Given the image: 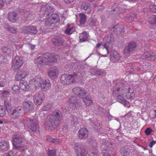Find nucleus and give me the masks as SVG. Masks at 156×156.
Here are the masks:
<instances>
[{
    "label": "nucleus",
    "mask_w": 156,
    "mask_h": 156,
    "mask_svg": "<svg viewBox=\"0 0 156 156\" xmlns=\"http://www.w3.org/2000/svg\"><path fill=\"white\" fill-rule=\"evenodd\" d=\"M47 119L48 121L45 125L49 130H52L56 128L63 119L62 112L58 110H55L52 111L51 114L48 115Z\"/></svg>",
    "instance_id": "obj_1"
},
{
    "label": "nucleus",
    "mask_w": 156,
    "mask_h": 156,
    "mask_svg": "<svg viewBox=\"0 0 156 156\" xmlns=\"http://www.w3.org/2000/svg\"><path fill=\"white\" fill-rule=\"evenodd\" d=\"M124 86L123 84L120 82H119L116 84L113 89V94L116 95L117 101L124 105V106L129 108L130 107L129 103L126 101L122 95L124 94Z\"/></svg>",
    "instance_id": "obj_2"
},
{
    "label": "nucleus",
    "mask_w": 156,
    "mask_h": 156,
    "mask_svg": "<svg viewBox=\"0 0 156 156\" xmlns=\"http://www.w3.org/2000/svg\"><path fill=\"white\" fill-rule=\"evenodd\" d=\"M58 56H55L49 53H46L44 55L43 57L39 56L35 58L34 63L37 65H51L53 63L56 62L58 60Z\"/></svg>",
    "instance_id": "obj_3"
},
{
    "label": "nucleus",
    "mask_w": 156,
    "mask_h": 156,
    "mask_svg": "<svg viewBox=\"0 0 156 156\" xmlns=\"http://www.w3.org/2000/svg\"><path fill=\"white\" fill-rule=\"evenodd\" d=\"M25 124H27L28 128L32 132H36L37 134L39 133V125L38 122L36 119H31L28 118L23 119L20 124V126H21L24 128Z\"/></svg>",
    "instance_id": "obj_4"
},
{
    "label": "nucleus",
    "mask_w": 156,
    "mask_h": 156,
    "mask_svg": "<svg viewBox=\"0 0 156 156\" xmlns=\"http://www.w3.org/2000/svg\"><path fill=\"white\" fill-rule=\"evenodd\" d=\"M35 83L40 87L42 91H46L50 87L51 84L48 81L43 80L40 75H37L35 78Z\"/></svg>",
    "instance_id": "obj_5"
},
{
    "label": "nucleus",
    "mask_w": 156,
    "mask_h": 156,
    "mask_svg": "<svg viewBox=\"0 0 156 156\" xmlns=\"http://www.w3.org/2000/svg\"><path fill=\"white\" fill-rule=\"evenodd\" d=\"M77 74L73 75L64 74L62 76L60 80L63 84L69 85L71 83H77L76 80L77 79Z\"/></svg>",
    "instance_id": "obj_6"
},
{
    "label": "nucleus",
    "mask_w": 156,
    "mask_h": 156,
    "mask_svg": "<svg viewBox=\"0 0 156 156\" xmlns=\"http://www.w3.org/2000/svg\"><path fill=\"white\" fill-rule=\"evenodd\" d=\"M24 62V61L22 57L16 56L12 60V68L14 70L18 69L23 65Z\"/></svg>",
    "instance_id": "obj_7"
},
{
    "label": "nucleus",
    "mask_w": 156,
    "mask_h": 156,
    "mask_svg": "<svg viewBox=\"0 0 156 156\" xmlns=\"http://www.w3.org/2000/svg\"><path fill=\"white\" fill-rule=\"evenodd\" d=\"M136 46V44L134 42L129 43L124 50V54L125 57L127 58L129 55L131 54Z\"/></svg>",
    "instance_id": "obj_8"
},
{
    "label": "nucleus",
    "mask_w": 156,
    "mask_h": 156,
    "mask_svg": "<svg viewBox=\"0 0 156 156\" xmlns=\"http://www.w3.org/2000/svg\"><path fill=\"white\" fill-rule=\"evenodd\" d=\"M22 111V108L17 107L11 110L8 113L9 117L12 119H14L18 118L20 115Z\"/></svg>",
    "instance_id": "obj_9"
},
{
    "label": "nucleus",
    "mask_w": 156,
    "mask_h": 156,
    "mask_svg": "<svg viewBox=\"0 0 156 156\" xmlns=\"http://www.w3.org/2000/svg\"><path fill=\"white\" fill-rule=\"evenodd\" d=\"M141 58L144 61H151L155 59L156 55L150 51H147L144 53Z\"/></svg>",
    "instance_id": "obj_10"
},
{
    "label": "nucleus",
    "mask_w": 156,
    "mask_h": 156,
    "mask_svg": "<svg viewBox=\"0 0 156 156\" xmlns=\"http://www.w3.org/2000/svg\"><path fill=\"white\" fill-rule=\"evenodd\" d=\"M44 98V94L41 91L37 93L34 96L33 100L36 105H39L42 103Z\"/></svg>",
    "instance_id": "obj_11"
},
{
    "label": "nucleus",
    "mask_w": 156,
    "mask_h": 156,
    "mask_svg": "<svg viewBox=\"0 0 156 156\" xmlns=\"http://www.w3.org/2000/svg\"><path fill=\"white\" fill-rule=\"evenodd\" d=\"M22 30L23 33L27 34H31L35 35L37 32L36 27L33 26L23 27L22 28Z\"/></svg>",
    "instance_id": "obj_12"
},
{
    "label": "nucleus",
    "mask_w": 156,
    "mask_h": 156,
    "mask_svg": "<svg viewBox=\"0 0 156 156\" xmlns=\"http://www.w3.org/2000/svg\"><path fill=\"white\" fill-rule=\"evenodd\" d=\"M54 11L53 8L48 5H43L41 8V11L42 12L48 17Z\"/></svg>",
    "instance_id": "obj_13"
},
{
    "label": "nucleus",
    "mask_w": 156,
    "mask_h": 156,
    "mask_svg": "<svg viewBox=\"0 0 156 156\" xmlns=\"http://www.w3.org/2000/svg\"><path fill=\"white\" fill-rule=\"evenodd\" d=\"M50 15V17L48 18L47 20L45 21L46 25L54 24L58 21L59 17L57 14L51 13Z\"/></svg>",
    "instance_id": "obj_14"
},
{
    "label": "nucleus",
    "mask_w": 156,
    "mask_h": 156,
    "mask_svg": "<svg viewBox=\"0 0 156 156\" xmlns=\"http://www.w3.org/2000/svg\"><path fill=\"white\" fill-rule=\"evenodd\" d=\"M58 70L56 67L51 68L48 72V76L52 79L56 78L58 75Z\"/></svg>",
    "instance_id": "obj_15"
},
{
    "label": "nucleus",
    "mask_w": 156,
    "mask_h": 156,
    "mask_svg": "<svg viewBox=\"0 0 156 156\" xmlns=\"http://www.w3.org/2000/svg\"><path fill=\"white\" fill-rule=\"evenodd\" d=\"M23 138L21 136L18 134L14 135L12 137L13 146L21 144L23 142Z\"/></svg>",
    "instance_id": "obj_16"
},
{
    "label": "nucleus",
    "mask_w": 156,
    "mask_h": 156,
    "mask_svg": "<svg viewBox=\"0 0 156 156\" xmlns=\"http://www.w3.org/2000/svg\"><path fill=\"white\" fill-rule=\"evenodd\" d=\"M104 41L105 42V43L104 44V47L106 48L107 51V53H108V48L110 46L111 44H112L113 38L112 37H109L108 36H105L103 39Z\"/></svg>",
    "instance_id": "obj_17"
},
{
    "label": "nucleus",
    "mask_w": 156,
    "mask_h": 156,
    "mask_svg": "<svg viewBox=\"0 0 156 156\" xmlns=\"http://www.w3.org/2000/svg\"><path fill=\"white\" fill-rule=\"evenodd\" d=\"M64 37L62 35L57 36L52 41L53 44L56 46L62 45L64 42Z\"/></svg>",
    "instance_id": "obj_18"
},
{
    "label": "nucleus",
    "mask_w": 156,
    "mask_h": 156,
    "mask_svg": "<svg viewBox=\"0 0 156 156\" xmlns=\"http://www.w3.org/2000/svg\"><path fill=\"white\" fill-rule=\"evenodd\" d=\"M23 106L26 110L28 111H32L34 110V105L30 101H25L23 103Z\"/></svg>",
    "instance_id": "obj_19"
},
{
    "label": "nucleus",
    "mask_w": 156,
    "mask_h": 156,
    "mask_svg": "<svg viewBox=\"0 0 156 156\" xmlns=\"http://www.w3.org/2000/svg\"><path fill=\"white\" fill-rule=\"evenodd\" d=\"M80 9L85 10L86 13L90 14L92 11L90 5L86 2H83L81 4Z\"/></svg>",
    "instance_id": "obj_20"
},
{
    "label": "nucleus",
    "mask_w": 156,
    "mask_h": 156,
    "mask_svg": "<svg viewBox=\"0 0 156 156\" xmlns=\"http://www.w3.org/2000/svg\"><path fill=\"white\" fill-rule=\"evenodd\" d=\"M29 73L27 71L19 70L16 76V79L18 80H21L26 77Z\"/></svg>",
    "instance_id": "obj_21"
},
{
    "label": "nucleus",
    "mask_w": 156,
    "mask_h": 156,
    "mask_svg": "<svg viewBox=\"0 0 156 156\" xmlns=\"http://www.w3.org/2000/svg\"><path fill=\"white\" fill-rule=\"evenodd\" d=\"M8 19L10 21L14 23L18 18V15L15 12H11L8 13Z\"/></svg>",
    "instance_id": "obj_22"
},
{
    "label": "nucleus",
    "mask_w": 156,
    "mask_h": 156,
    "mask_svg": "<svg viewBox=\"0 0 156 156\" xmlns=\"http://www.w3.org/2000/svg\"><path fill=\"white\" fill-rule=\"evenodd\" d=\"M87 134V129L85 128H82L79 131V138L82 139L86 138Z\"/></svg>",
    "instance_id": "obj_23"
},
{
    "label": "nucleus",
    "mask_w": 156,
    "mask_h": 156,
    "mask_svg": "<svg viewBox=\"0 0 156 156\" xmlns=\"http://www.w3.org/2000/svg\"><path fill=\"white\" fill-rule=\"evenodd\" d=\"M101 148L103 156H110L109 152L108 150V148L105 143H103L102 144Z\"/></svg>",
    "instance_id": "obj_24"
},
{
    "label": "nucleus",
    "mask_w": 156,
    "mask_h": 156,
    "mask_svg": "<svg viewBox=\"0 0 156 156\" xmlns=\"http://www.w3.org/2000/svg\"><path fill=\"white\" fill-rule=\"evenodd\" d=\"M114 32H120L121 35L123 34L124 32V28L122 25H115L113 28Z\"/></svg>",
    "instance_id": "obj_25"
},
{
    "label": "nucleus",
    "mask_w": 156,
    "mask_h": 156,
    "mask_svg": "<svg viewBox=\"0 0 156 156\" xmlns=\"http://www.w3.org/2000/svg\"><path fill=\"white\" fill-rule=\"evenodd\" d=\"M9 147V144L7 141H3L0 142V149L2 151H5L8 150Z\"/></svg>",
    "instance_id": "obj_26"
},
{
    "label": "nucleus",
    "mask_w": 156,
    "mask_h": 156,
    "mask_svg": "<svg viewBox=\"0 0 156 156\" xmlns=\"http://www.w3.org/2000/svg\"><path fill=\"white\" fill-rule=\"evenodd\" d=\"M69 104H72L76 107L78 106V101L77 96L74 95L71 96L68 100Z\"/></svg>",
    "instance_id": "obj_27"
},
{
    "label": "nucleus",
    "mask_w": 156,
    "mask_h": 156,
    "mask_svg": "<svg viewBox=\"0 0 156 156\" xmlns=\"http://www.w3.org/2000/svg\"><path fill=\"white\" fill-rule=\"evenodd\" d=\"M89 95L85 90L81 89L79 87V98H81L83 100L85 98V97H87Z\"/></svg>",
    "instance_id": "obj_28"
},
{
    "label": "nucleus",
    "mask_w": 156,
    "mask_h": 156,
    "mask_svg": "<svg viewBox=\"0 0 156 156\" xmlns=\"http://www.w3.org/2000/svg\"><path fill=\"white\" fill-rule=\"evenodd\" d=\"M130 152V150L129 148L123 147L120 149L121 153L123 156H127L129 155Z\"/></svg>",
    "instance_id": "obj_29"
},
{
    "label": "nucleus",
    "mask_w": 156,
    "mask_h": 156,
    "mask_svg": "<svg viewBox=\"0 0 156 156\" xmlns=\"http://www.w3.org/2000/svg\"><path fill=\"white\" fill-rule=\"evenodd\" d=\"M87 34L86 32H83L82 33L80 34V41L81 42H85L87 41Z\"/></svg>",
    "instance_id": "obj_30"
},
{
    "label": "nucleus",
    "mask_w": 156,
    "mask_h": 156,
    "mask_svg": "<svg viewBox=\"0 0 156 156\" xmlns=\"http://www.w3.org/2000/svg\"><path fill=\"white\" fill-rule=\"evenodd\" d=\"M1 51L5 55H9L11 54V50L8 47L3 46L1 48Z\"/></svg>",
    "instance_id": "obj_31"
},
{
    "label": "nucleus",
    "mask_w": 156,
    "mask_h": 156,
    "mask_svg": "<svg viewBox=\"0 0 156 156\" xmlns=\"http://www.w3.org/2000/svg\"><path fill=\"white\" fill-rule=\"evenodd\" d=\"M80 16V25H84L86 23L87 16L84 13H82L79 14Z\"/></svg>",
    "instance_id": "obj_32"
},
{
    "label": "nucleus",
    "mask_w": 156,
    "mask_h": 156,
    "mask_svg": "<svg viewBox=\"0 0 156 156\" xmlns=\"http://www.w3.org/2000/svg\"><path fill=\"white\" fill-rule=\"evenodd\" d=\"M86 106H89L92 104V101L91 99V97L90 95L87 97H85V98L83 100Z\"/></svg>",
    "instance_id": "obj_33"
},
{
    "label": "nucleus",
    "mask_w": 156,
    "mask_h": 156,
    "mask_svg": "<svg viewBox=\"0 0 156 156\" xmlns=\"http://www.w3.org/2000/svg\"><path fill=\"white\" fill-rule=\"evenodd\" d=\"M4 106L5 107V109L8 113L9 112L11 111L12 106L10 101H8L7 100H5Z\"/></svg>",
    "instance_id": "obj_34"
},
{
    "label": "nucleus",
    "mask_w": 156,
    "mask_h": 156,
    "mask_svg": "<svg viewBox=\"0 0 156 156\" xmlns=\"http://www.w3.org/2000/svg\"><path fill=\"white\" fill-rule=\"evenodd\" d=\"M112 58H113L115 61H118L121 58V57L116 51L112 52L110 54Z\"/></svg>",
    "instance_id": "obj_35"
},
{
    "label": "nucleus",
    "mask_w": 156,
    "mask_h": 156,
    "mask_svg": "<svg viewBox=\"0 0 156 156\" xmlns=\"http://www.w3.org/2000/svg\"><path fill=\"white\" fill-rule=\"evenodd\" d=\"M135 17V15L132 13L130 15L126 16L125 18V20L127 22L130 23L131 22L134 20Z\"/></svg>",
    "instance_id": "obj_36"
},
{
    "label": "nucleus",
    "mask_w": 156,
    "mask_h": 156,
    "mask_svg": "<svg viewBox=\"0 0 156 156\" xmlns=\"http://www.w3.org/2000/svg\"><path fill=\"white\" fill-rule=\"evenodd\" d=\"M80 154H79V156H87V152L85 150V149L83 147L80 148ZM80 151L79 148V151Z\"/></svg>",
    "instance_id": "obj_37"
},
{
    "label": "nucleus",
    "mask_w": 156,
    "mask_h": 156,
    "mask_svg": "<svg viewBox=\"0 0 156 156\" xmlns=\"http://www.w3.org/2000/svg\"><path fill=\"white\" fill-rule=\"evenodd\" d=\"M149 22L151 24L156 23V15H153L148 19Z\"/></svg>",
    "instance_id": "obj_38"
},
{
    "label": "nucleus",
    "mask_w": 156,
    "mask_h": 156,
    "mask_svg": "<svg viewBox=\"0 0 156 156\" xmlns=\"http://www.w3.org/2000/svg\"><path fill=\"white\" fill-rule=\"evenodd\" d=\"M20 89H21L23 90H26L27 88V83L25 82L20 81Z\"/></svg>",
    "instance_id": "obj_39"
},
{
    "label": "nucleus",
    "mask_w": 156,
    "mask_h": 156,
    "mask_svg": "<svg viewBox=\"0 0 156 156\" xmlns=\"http://www.w3.org/2000/svg\"><path fill=\"white\" fill-rule=\"evenodd\" d=\"M6 28L7 29L8 31L12 33H16L18 31L16 28L10 26H8L7 27H6Z\"/></svg>",
    "instance_id": "obj_40"
},
{
    "label": "nucleus",
    "mask_w": 156,
    "mask_h": 156,
    "mask_svg": "<svg viewBox=\"0 0 156 156\" xmlns=\"http://www.w3.org/2000/svg\"><path fill=\"white\" fill-rule=\"evenodd\" d=\"M48 17V16H46V15L44 14V13H42V14L38 18V20L40 22H42L44 21H45H45L47 20V18Z\"/></svg>",
    "instance_id": "obj_41"
},
{
    "label": "nucleus",
    "mask_w": 156,
    "mask_h": 156,
    "mask_svg": "<svg viewBox=\"0 0 156 156\" xmlns=\"http://www.w3.org/2000/svg\"><path fill=\"white\" fill-rule=\"evenodd\" d=\"M12 90L13 91L12 93L13 94H16L19 92L20 88L18 85H15L12 87Z\"/></svg>",
    "instance_id": "obj_42"
},
{
    "label": "nucleus",
    "mask_w": 156,
    "mask_h": 156,
    "mask_svg": "<svg viewBox=\"0 0 156 156\" xmlns=\"http://www.w3.org/2000/svg\"><path fill=\"white\" fill-rule=\"evenodd\" d=\"M32 12L30 11H25L23 14V16L27 20L29 19V18L32 16Z\"/></svg>",
    "instance_id": "obj_43"
},
{
    "label": "nucleus",
    "mask_w": 156,
    "mask_h": 156,
    "mask_svg": "<svg viewBox=\"0 0 156 156\" xmlns=\"http://www.w3.org/2000/svg\"><path fill=\"white\" fill-rule=\"evenodd\" d=\"M13 148L20 151H24L26 150V148L24 147V146L18 145H15L14 146H13Z\"/></svg>",
    "instance_id": "obj_44"
},
{
    "label": "nucleus",
    "mask_w": 156,
    "mask_h": 156,
    "mask_svg": "<svg viewBox=\"0 0 156 156\" xmlns=\"http://www.w3.org/2000/svg\"><path fill=\"white\" fill-rule=\"evenodd\" d=\"M5 114V109L3 106L0 105V117H3Z\"/></svg>",
    "instance_id": "obj_45"
},
{
    "label": "nucleus",
    "mask_w": 156,
    "mask_h": 156,
    "mask_svg": "<svg viewBox=\"0 0 156 156\" xmlns=\"http://www.w3.org/2000/svg\"><path fill=\"white\" fill-rule=\"evenodd\" d=\"M70 25L68 24L67 25V28L65 31V33L66 34H70V32L73 29V27H70Z\"/></svg>",
    "instance_id": "obj_46"
},
{
    "label": "nucleus",
    "mask_w": 156,
    "mask_h": 156,
    "mask_svg": "<svg viewBox=\"0 0 156 156\" xmlns=\"http://www.w3.org/2000/svg\"><path fill=\"white\" fill-rule=\"evenodd\" d=\"M149 9L151 12H156V5H150Z\"/></svg>",
    "instance_id": "obj_47"
},
{
    "label": "nucleus",
    "mask_w": 156,
    "mask_h": 156,
    "mask_svg": "<svg viewBox=\"0 0 156 156\" xmlns=\"http://www.w3.org/2000/svg\"><path fill=\"white\" fill-rule=\"evenodd\" d=\"M48 156H55L56 151L55 150H49L48 151Z\"/></svg>",
    "instance_id": "obj_48"
},
{
    "label": "nucleus",
    "mask_w": 156,
    "mask_h": 156,
    "mask_svg": "<svg viewBox=\"0 0 156 156\" xmlns=\"http://www.w3.org/2000/svg\"><path fill=\"white\" fill-rule=\"evenodd\" d=\"M51 107L52 106L51 104H47L43 107L42 110L43 111H47L50 109Z\"/></svg>",
    "instance_id": "obj_49"
},
{
    "label": "nucleus",
    "mask_w": 156,
    "mask_h": 156,
    "mask_svg": "<svg viewBox=\"0 0 156 156\" xmlns=\"http://www.w3.org/2000/svg\"><path fill=\"white\" fill-rule=\"evenodd\" d=\"M152 131V130L150 127L147 128L145 131V133L147 135H150Z\"/></svg>",
    "instance_id": "obj_50"
},
{
    "label": "nucleus",
    "mask_w": 156,
    "mask_h": 156,
    "mask_svg": "<svg viewBox=\"0 0 156 156\" xmlns=\"http://www.w3.org/2000/svg\"><path fill=\"white\" fill-rule=\"evenodd\" d=\"M73 93L74 94V95L78 96V87H76L73 89Z\"/></svg>",
    "instance_id": "obj_51"
},
{
    "label": "nucleus",
    "mask_w": 156,
    "mask_h": 156,
    "mask_svg": "<svg viewBox=\"0 0 156 156\" xmlns=\"http://www.w3.org/2000/svg\"><path fill=\"white\" fill-rule=\"evenodd\" d=\"M75 151L76 154V156H78V144L76 143L74 146Z\"/></svg>",
    "instance_id": "obj_52"
},
{
    "label": "nucleus",
    "mask_w": 156,
    "mask_h": 156,
    "mask_svg": "<svg viewBox=\"0 0 156 156\" xmlns=\"http://www.w3.org/2000/svg\"><path fill=\"white\" fill-rule=\"evenodd\" d=\"M47 140L49 142H54L56 140L55 139L52 138L51 136H48Z\"/></svg>",
    "instance_id": "obj_53"
},
{
    "label": "nucleus",
    "mask_w": 156,
    "mask_h": 156,
    "mask_svg": "<svg viewBox=\"0 0 156 156\" xmlns=\"http://www.w3.org/2000/svg\"><path fill=\"white\" fill-rule=\"evenodd\" d=\"M4 156H13V151L11 150L8 153L5 154Z\"/></svg>",
    "instance_id": "obj_54"
},
{
    "label": "nucleus",
    "mask_w": 156,
    "mask_h": 156,
    "mask_svg": "<svg viewBox=\"0 0 156 156\" xmlns=\"http://www.w3.org/2000/svg\"><path fill=\"white\" fill-rule=\"evenodd\" d=\"M156 143V141H152L151 142L149 145V147L151 148Z\"/></svg>",
    "instance_id": "obj_55"
},
{
    "label": "nucleus",
    "mask_w": 156,
    "mask_h": 156,
    "mask_svg": "<svg viewBox=\"0 0 156 156\" xmlns=\"http://www.w3.org/2000/svg\"><path fill=\"white\" fill-rule=\"evenodd\" d=\"M89 155L90 156H98V153L97 152H91Z\"/></svg>",
    "instance_id": "obj_56"
},
{
    "label": "nucleus",
    "mask_w": 156,
    "mask_h": 156,
    "mask_svg": "<svg viewBox=\"0 0 156 156\" xmlns=\"http://www.w3.org/2000/svg\"><path fill=\"white\" fill-rule=\"evenodd\" d=\"M126 12V10L125 9H122L121 8L119 10V12L120 13H125Z\"/></svg>",
    "instance_id": "obj_57"
},
{
    "label": "nucleus",
    "mask_w": 156,
    "mask_h": 156,
    "mask_svg": "<svg viewBox=\"0 0 156 156\" xmlns=\"http://www.w3.org/2000/svg\"><path fill=\"white\" fill-rule=\"evenodd\" d=\"M74 0H64V2L66 4H69L73 1Z\"/></svg>",
    "instance_id": "obj_58"
},
{
    "label": "nucleus",
    "mask_w": 156,
    "mask_h": 156,
    "mask_svg": "<svg viewBox=\"0 0 156 156\" xmlns=\"http://www.w3.org/2000/svg\"><path fill=\"white\" fill-rule=\"evenodd\" d=\"M4 5V2L3 0H0V8L3 7Z\"/></svg>",
    "instance_id": "obj_59"
},
{
    "label": "nucleus",
    "mask_w": 156,
    "mask_h": 156,
    "mask_svg": "<svg viewBox=\"0 0 156 156\" xmlns=\"http://www.w3.org/2000/svg\"><path fill=\"white\" fill-rule=\"evenodd\" d=\"M133 112L132 111H130L128 113L125 115V116H127L128 117H130L132 115L131 113Z\"/></svg>",
    "instance_id": "obj_60"
},
{
    "label": "nucleus",
    "mask_w": 156,
    "mask_h": 156,
    "mask_svg": "<svg viewBox=\"0 0 156 156\" xmlns=\"http://www.w3.org/2000/svg\"><path fill=\"white\" fill-rule=\"evenodd\" d=\"M4 2H5L6 4H9L11 2L12 0H3Z\"/></svg>",
    "instance_id": "obj_61"
},
{
    "label": "nucleus",
    "mask_w": 156,
    "mask_h": 156,
    "mask_svg": "<svg viewBox=\"0 0 156 156\" xmlns=\"http://www.w3.org/2000/svg\"><path fill=\"white\" fill-rule=\"evenodd\" d=\"M2 94L3 95L4 94H9V92L7 90H4L2 93Z\"/></svg>",
    "instance_id": "obj_62"
},
{
    "label": "nucleus",
    "mask_w": 156,
    "mask_h": 156,
    "mask_svg": "<svg viewBox=\"0 0 156 156\" xmlns=\"http://www.w3.org/2000/svg\"><path fill=\"white\" fill-rule=\"evenodd\" d=\"M99 75H102L103 74V73L100 71H97V73Z\"/></svg>",
    "instance_id": "obj_63"
},
{
    "label": "nucleus",
    "mask_w": 156,
    "mask_h": 156,
    "mask_svg": "<svg viewBox=\"0 0 156 156\" xmlns=\"http://www.w3.org/2000/svg\"><path fill=\"white\" fill-rule=\"evenodd\" d=\"M3 56L0 54V62H3Z\"/></svg>",
    "instance_id": "obj_64"
}]
</instances>
